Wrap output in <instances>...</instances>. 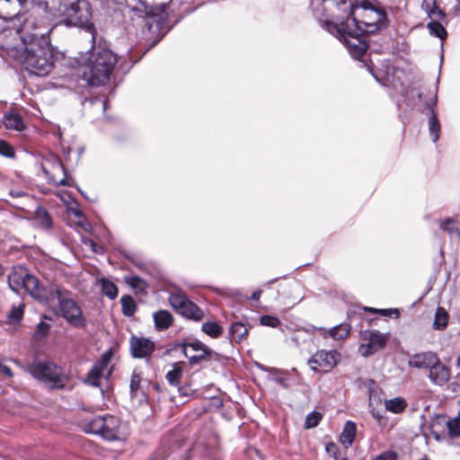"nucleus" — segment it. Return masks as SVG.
<instances>
[{"instance_id":"26","label":"nucleus","mask_w":460,"mask_h":460,"mask_svg":"<svg viewBox=\"0 0 460 460\" xmlns=\"http://www.w3.org/2000/svg\"><path fill=\"white\" fill-rule=\"evenodd\" d=\"M385 410L399 414L402 413L407 407L406 401L402 397H394L385 401Z\"/></svg>"},{"instance_id":"50","label":"nucleus","mask_w":460,"mask_h":460,"mask_svg":"<svg viewBox=\"0 0 460 460\" xmlns=\"http://www.w3.org/2000/svg\"><path fill=\"white\" fill-rule=\"evenodd\" d=\"M370 412L373 418L376 420H380L383 418V413L376 409H372Z\"/></svg>"},{"instance_id":"25","label":"nucleus","mask_w":460,"mask_h":460,"mask_svg":"<svg viewBox=\"0 0 460 460\" xmlns=\"http://www.w3.org/2000/svg\"><path fill=\"white\" fill-rule=\"evenodd\" d=\"M124 282L128 284L136 294H142L147 288L146 282L138 276L127 275L123 278Z\"/></svg>"},{"instance_id":"63","label":"nucleus","mask_w":460,"mask_h":460,"mask_svg":"<svg viewBox=\"0 0 460 460\" xmlns=\"http://www.w3.org/2000/svg\"><path fill=\"white\" fill-rule=\"evenodd\" d=\"M440 252L441 257L443 258V251H442V250H440V252Z\"/></svg>"},{"instance_id":"35","label":"nucleus","mask_w":460,"mask_h":460,"mask_svg":"<svg viewBox=\"0 0 460 460\" xmlns=\"http://www.w3.org/2000/svg\"><path fill=\"white\" fill-rule=\"evenodd\" d=\"M142 379V372L138 368H135L132 372L131 378H130V394L131 396H136L137 392L139 388L140 382Z\"/></svg>"},{"instance_id":"16","label":"nucleus","mask_w":460,"mask_h":460,"mask_svg":"<svg viewBox=\"0 0 460 460\" xmlns=\"http://www.w3.org/2000/svg\"><path fill=\"white\" fill-rule=\"evenodd\" d=\"M438 358L437 354L431 351L417 353L409 358L408 365L419 369H429L438 362Z\"/></svg>"},{"instance_id":"27","label":"nucleus","mask_w":460,"mask_h":460,"mask_svg":"<svg viewBox=\"0 0 460 460\" xmlns=\"http://www.w3.org/2000/svg\"><path fill=\"white\" fill-rule=\"evenodd\" d=\"M201 331L211 338H218L223 334V327L217 322L208 321L201 326Z\"/></svg>"},{"instance_id":"15","label":"nucleus","mask_w":460,"mask_h":460,"mask_svg":"<svg viewBox=\"0 0 460 460\" xmlns=\"http://www.w3.org/2000/svg\"><path fill=\"white\" fill-rule=\"evenodd\" d=\"M130 351L134 358H146L155 350V342L147 338L132 335L129 340Z\"/></svg>"},{"instance_id":"8","label":"nucleus","mask_w":460,"mask_h":460,"mask_svg":"<svg viewBox=\"0 0 460 460\" xmlns=\"http://www.w3.org/2000/svg\"><path fill=\"white\" fill-rule=\"evenodd\" d=\"M28 371L32 376L45 383L51 388H60L65 385L66 376L53 363L34 362L28 367Z\"/></svg>"},{"instance_id":"22","label":"nucleus","mask_w":460,"mask_h":460,"mask_svg":"<svg viewBox=\"0 0 460 460\" xmlns=\"http://www.w3.org/2000/svg\"><path fill=\"white\" fill-rule=\"evenodd\" d=\"M356 430V424L351 420H347L340 436L341 442L346 447L351 446L355 438Z\"/></svg>"},{"instance_id":"21","label":"nucleus","mask_w":460,"mask_h":460,"mask_svg":"<svg viewBox=\"0 0 460 460\" xmlns=\"http://www.w3.org/2000/svg\"><path fill=\"white\" fill-rule=\"evenodd\" d=\"M155 327L156 331L162 332L169 328L172 323L171 314L165 310H160L153 314Z\"/></svg>"},{"instance_id":"46","label":"nucleus","mask_w":460,"mask_h":460,"mask_svg":"<svg viewBox=\"0 0 460 460\" xmlns=\"http://www.w3.org/2000/svg\"><path fill=\"white\" fill-rule=\"evenodd\" d=\"M42 215H43V218L41 220V225L44 227H49L51 226V219H50L49 216L48 215V213L46 211H43Z\"/></svg>"},{"instance_id":"2","label":"nucleus","mask_w":460,"mask_h":460,"mask_svg":"<svg viewBox=\"0 0 460 460\" xmlns=\"http://www.w3.org/2000/svg\"><path fill=\"white\" fill-rule=\"evenodd\" d=\"M8 55L17 59L31 74L44 76L53 68V53L49 39L44 34L22 38L21 46L6 45Z\"/></svg>"},{"instance_id":"42","label":"nucleus","mask_w":460,"mask_h":460,"mask_svg":"<svg viewBox=\"0 0 460 460\" xmlns=\"http://www.w3.org/2000/svg\"><path fill=\"white\" fill-rule=\"evenodd\" d=\"M325 450L330 456L334 458V460H339V448L335 443H327L325 446Z\"/></svg>"},{"instance_id":"48","label":"nucleus","mask_w":460,"mask_h":460,"mask_svg":"<svg viewBox=\"0 0 460 460\" xmlns=\"http://www.w3.org/2000/svg\"><path fill=\"white\" fill-rule=\"evenodd\" d=\"M380 314L384 316H390L392 314L399 315V311L397 309H380L378 310Z\"/></svg>"},{"instance_id":"6","label":"nucleus","mask_w":460,"mask_h":460,"mask_svg":"<svg viewBox=\"0 0 460 460\" xmlns=\"http://www.w3.org/2000/svg\"><path fill=\"white\" fill-rule=\"evenodd\" d=\"M84 430L99 435L106 440H119L126 437L119 420L112 415L98 416L84 423Z\"/></svg>"},{"instance_id":"33","label":"nucleus","mask_w":460,"mask_h":460,"mask_svg":"<svg viewBox=\"0 0 460 460\" xmlns=\"http://www.w3.org/2000/svg\"><path fill=\"white\" fill-rule=\"evenodd\" d=\"M101 284L102 293L111 299H114L118 296V288L116 285L105 279H101L98 280Z\"/></svg>"},{"instance_id":"51","label":"nucleus","mask_w":460,"mask_h":460,"mask_svg":"<svg viewBox=\"0 0 460 460\" xmlns=\"http://www.w3.org/2000/svg\"><path fill=\"white\" fill-rule=\"evenodd\" d=\"M456 4L453 6L452 12L456 16H460V0H456Z\"/></svg>"},{"instance_id":"54","label":"nucleus","mask_w":460,"mask_h":460,"mask_svg":"<svg viewBox=\"0 0 460 460\" xmlns=\"http://www.w3.org/2000/svg\"><path fill=\"white\" fill-rule=\"evenodd\" d=\"M166 379L171 385H172V370H169L166 373Z\"/></svg>"},{"instance_id":"20","label":"nucleus","mask_w":460,"mask_h":460,"mask_svg":"<svg viewBox=\"0 0 460 460\" xmlns=\"http://www.w3.org/2000/svg\"><path fill=\"white\" fill-rule=\"evenodd\" d=\"M3 122L7 129L22 131L25 128L22 118L18 113L13 111L6 112L4 116Z\"/></svg>"},{"instance_id":"28","label":"nucleus","mask_w":460,"mask_h":460,"mask_svg":"<svg viewBox=\"0 0 460 460\" xmlns=\"http://www.w3.org/2000/svg\"><path fill=\"white\" fill-rule=\"evenodd\" d=\"M206 345L200 341H193L190 342H184L182 344H178L174 342V351L181 350L184 354V349H187L189 354H194L199 352L201 349L205 348Z\"/></svg>"},{"instance_id":"38","label":"nucleus","mask_w":460,"mask_h":460,"mask_svg":"<svg viewBox=\"0 0 460 460\" xmlns=\"http://www.w3.org/2000/svg\"><path fill=\"white\" fill-rule=\"evenodd\" d=\"M322 420V415L317 411H312L309 414H307L305 418V426L306 429H312L316 427L320 420Z\"/></svg>"},{"instance_id":"30","label":"nucleus","mask_w":460,"mask_h":460,"mask_svg":"<svg viewBox=\"0 0 460 460\" xmlns=\"http://www.w3.org/2000/svg\"><path fill=\"white\" fill-rule=\"evenodd\" d=\"M448 323V314L443 307H438L433 322V328L435 330H444Z\"/></svg>"},{"instance_id":"49","label":"nucleus","mask_w":460,"mask_h":460,"mask_svg":"<svg viewBox=\"0 0 460 460\" xmlns=\"http://www.w3.org/2000/svg\"><path fill=\"white\" fill-rule=\"evenodd\" d=\"M177 392L179 394V396L181 397V399L179 400V403L182 404L185 402V400L184 398L185 397H188L189 396V394H187L185 391H184V388L182 387H179L177 389Z\"/></svg>"},{"instance_id":"29","label":"nucleus","mask_w":460,"mask_h":460,"mask_svg":"<svg viewBox=\"0 0 460 460\" xmlns=\"http://www.w3.org/2000/svg\"><path fill=\"white\" fill-rule=\"evenodd\" d=\"M248 332L249 328L241 322L234 323L229 329L230 335L236 342H241Z\"/></svg>"},{"instance_id":"56","label":"nucleus","mask_w":460,"mask_h":460,"mask_svg":"<svg viewBox=\"0 0 460 460\" xmlns=\"http://www.w3.org/2000/svg\"><path fill=\"white\" fill-rule=\"evenodd\" d=\"M10 194H11L12 196H13V197H19V196H21V195H22V192H20V191H16V192H15V191H13V190H12V191L10 192Z\"/></svg>"},{"instance_id":"40","label":"nucleus","mask_w":460,"mask_h":460,"mask_svg":"<svg viewBox=\"0 0 460 460\" xmlns=\"http://www.w3.org/2000/svg\"><path fill=\"white\" fill-rule=\"evenodd\" d=\"M17 0H0V17L6 18L10 15L9 6L15 4Z\"/></svg>"},{"instance_id":"43","label":"nucleus","mask_w":460,"mask_h":460,"mask_svg":"<svg viewBox=\"0 0 460 460\" xmlns=\"http://www.w3.org/2000/svg\"><path fill=\"white\" fill-rule=\"evenodd\" d=\"M13 373L10 367L4 364V361H0V378H12Z\"/></svg>"},{"instance_id":"53","label":"nucleus","mask_w":460,"mask_h":460,"mask_svg":"<svg viewBox=\"0 0 460 460\" xmlns=\"http://www.w3.org/2000/svg\"><path fill=\"white\" fill-rule=\"evenodd\" d=\"M181 369L174 364V384L176 383V380L181 376Z\"/></svg>"},{"instance_id":"60","label":"nucleus","mask_w":460,"mask_h":460,"mask_svg":"<svg viewBox=\"0 0 460 460\" xmlns=\"http://www.w3.org/2000/svg\"><path fill=\"white\" fill-rule=\"evenodd\" d=\"M457 365L460 367V356L457 358Z\"/></svg>"},{"instance_id":"47","label":"nucleus","mask_w":460,"mask_h":460,"mask_svg":"<svg viewBox=\"0 0 460 460\" xmlns=\"http://www.w3.org/2000/svg\"><path fill=\"white\" fill-rule=\"evenodd\" d=\"M73 213L75 214V217H78L79 221H78V224L84 228V229H86V226L87 224L85 222H84V217L82 215V213L78 210H73Z\"/></svg>"},{"instance_id":"55","label":"nucleus","mask_w":460,"mask_h":460,"mask_svg":"<svg viewBox=\"0 0 460 460\" xmlns=\"http://www.w3.org/2000/svg\"><path fill=\"white\" fill-rule=\"evenodd\" d=\"M276 381H277L279 385H281L282 386L287 387V385H286V383H285V379H283V378H277V379H276Z\"/></svg>"},{"instance_id":"23","label":"nucleus","mask_w":460,"mask_h":460,"mask_svg":"<svg viewBox=\"0 0 460 460\" xmlns=\"http://www.w3.org/2000/svg\"><path fill=\"white\" fill-rule=\"evenodd\" d=\"M214 354V351L208 346L194 354H189L187 349H184V356L189 359L190 364H198L204 360H209Z\"/></svg>"},{"instance_id":"45","label":"nucleus","mask_w":460,"mask_h":460,"mask_svg":"<svg viewBox=\"0 0 460 460\" xmlns=\"http://www.w3.org/2000/svg\"><path fill=\"white\" fill-rule=\"evenodd\" d=\"M303 334L300 333V332H297V333H295L292 338H291V341L294 342V344L296 346H300L301 342H305L306 341V339L305 337H302Z\"/></svg>"},{"instance_id":"64","label":"nucleus","mask_w":460,"mask_h":460,"mask_svg":"<svg viewBox=\"0 0 460 460\" xmlns=\"http://www.w3.org/2000/svg\"><path fill=\"white\" fill-rule=\"evenodd\" d=\"M442 59H443V54L440 57V63L442 62Z\"/></svg>"},{"instance_id":"1","label":"nucleus","mask_w":460,"mask_h":460,"mask_svg":"<svg viewBox=\"0 0 460 460\" xmlns=\"http://www.w3.org/2000/svg\"><path fill=\"white\" fill-rule=\"evenodd\" d=\"M310 6L322 26L341 41L355 59L361 58L367 52V34L388 25L386 12L375 7L370 9L375 18L358 21L353 16L354 5L347 0H310Z\"/></svg>"},{"instance_id":"10","label":"nucleus","mask_w":460,"mask_h":460,"mask_svg":"<svg viewBox=\"0 0 460 460\" xmlns=\"http://www.w3.org/2000/svg\"><path fill=\"white\" fill-rule=\"evenodd\" d=\"M174 313L181 314L188 320L199 322L202 320V309L192 302L188 296L174 285Z\"/></svg>"},{"instance_id":"39","label":"nucleus","mask_w":460,"mask_h":460,"mask_svg":"<svg viewBox=\"0 0 460 460\" xmlns=\"http://www.w3.org/2000/svg\"><path fill=\"white\" fill-rule=\"evenodd\" d=\"M260 323L264 326L275 328L280 324V321L276 316L267 314L261 316Z\"/></svg>"},{"instance_id":"57","label":"nucleus","mask_w":460,"mask_h":460,"mask_svg":"<svg viewBox=\"0 0 460 460\" xmlns=\"http://www.w3.org/2000/svg\"><path fill=\"white\" fill-rule=\"evenodd\" d=\"M278 279H270V281H268L267 284H273Z\"/></svg>"},{"instance_id":"31","label":"nucleus","mask_w":460,"mask_h":460,"mask_svg":"<svg viewBox=\"0 0 460 460\" xmlns=\"http://www.w3.org/2000/svg\"><path fill=\"white\" fill-rule=\"evenodd\" d=\"M121 311L125 316H132L137 310V305L131 296L126 295L120 298Z\"/></svg>"},{"instance_id":"18","label":"nucleus","mask_w":460,"mask_h":460,"mask_svg":"<svg viewBox=\"0 0 460 460\" xmlns=\"http://www.w3.org/2000/svg\"><path fill=\"white\" fill-rule=\"evenodd\" d=\"M428 17L431 20L428 24L427 28L429 29V32L439 38L441 40H446L447 36V32L445 29V27L440 23V21H442L446 17V13L443 10H441V15L438 18H435L429 14V13H426Z\"/></svg>"},{"instance_id":"34","label":"nucleus","mask_w":460,"mask_h":460,"mask_svg":"<svg viewBox=\"0 0 460 460\" xmlns=\"http://www.w3.org/2000/svg\"><path fill=\"white\" fill-rule=\"evenodd\" d=\"M421 9L435 18L441 15V9L438 6L436 0H422Z\"/></svg>"},{"instance_id":"61","label":"nucleus","mask_w":460,"mask_h":460,"mask_svg":"<svg viewBox=\"0 0 460 460\" xmlns=\"http://www.w3.org/2000/svg\"><path fill=\"white\" fill-rule=\"evenodd\" d=\"M339 460H348L346 457H340L339 456Z\"/></svg>"},{"instance_id":"19","label":"nucleus","mask_w":460,"mask_h":460,"mask_svg":"<svg viewBox=\"0 0 460 460\" xmlns=\"http://www.w3.org/2000/svg\"><path fill=\"white\" fill-rule=\"evenodd\" d=\"M440 229L450 236L451 239H460V223L453 218L447 217L440 222Z\"/></svg>"},{"instance_id":"13","label":"nucleus","mask_w":460,"mask_h":460,"mask_svg":"<svg viewBox=\"0 0 460 460\" xmlns=\"http://www.w3.org/2000/svg\"><path fill=\"white\" fill-rule=\"evenodd\" d=\"M42 170L49 181L56 185H68L65 177L64 165L57 156H51L42 164Z\"/></svg>"},{"instance_id":"36","label":"nucleus","mask_w":460,"mask_h":460,"mask_svg":"<svg viewBox=\"0 0 460 460\" xmlns=\"http://www.w3.org/2000/svg\"><path fill=\"white\" fill-rule=\"evenodd\" d=\"M448 434L452 438L460 437V417L459 414L447 421Z\"/></svg>"},{"instance_id":"17","label":"nucleus","mask_w":460,"mask_h":460,"mask_svg":"<svg viewBox=\"0 0 460 460\" xmlns=\"http://www.w3.org/2000/svg\"><path fill=\"white\" fill-rule=\"evenodd\" d=\"M450 377V370L444 364L441 363L440 359L438 358V362L434 363L429 368V378L437 385H443L446 384Z\"/></svg>"},{"instance_id":"41","label":"nucleus","mask_w":460,"mask_h":460,"mask_svg":"<svg viewBox=\"0 0 460 460\" xmlns=\"http://www.w3.org/2000/svg\"><path fill=\"white\" fill-rule=\"evenodd\" d=\"M0 155L6 157H13L14 151L13 147L4 140H0Z\"/></svg>"},{"instance_id":"4","label":"nucleus","mask_w":460,"mask_h":460,"mask_svg":"<svg viewBox=\"0 0 460 460\" xmlns=\"http://www.w3.org/2000/svg\"><path fill=\"white\" fill-rule=\"evenodd\" d=\"M46 295L47 299L40 303L48 305L57 300L59 314L68 323L75 327H84L86 325V320L83 314L82 308L72 297V294L68 290L56 284H50L48 286Z\"/></svg>"},{"instance_id":"62","label":"nucleus","mask_w":460,"mask_h":460,"mask_svg":"<svg viewBox=\"0 0 460 460\" xmlns=\"http://www.w3.org/2000/svg\"><path fill=\"white\" fill-rule=\"evenodd\" d=\"M130 2L133 3V4H137V0H130Z\"/></svg>"},{"instance_id":"44","label":"nucleus","mask_w":460,"mask_h":460,"mask_svg":"<svg viewBox=\"0 0 460 460\" xmlns=\"http://www.w3.org/2000/svg\"><path fill=\"white\" fill-rule=\"evenodd\" d=\"M397 454L394 451H385L377 456L374 460H396Z\"/></svg>"},{"instance_id":"32","label":"nucleus","mask_w":460,"mask_h":460,"mask_svg":"<svg viewBox=\"0 0 460 460\" xmlns=\"http://www.w3.org/2000/svg\"><path fill=\"white\" fill-rule=\"evenodd\" d=\"M350 329L349 323H343L331 328L328 332L334 340H342L349 335Z\"/></svg>"},{"instance_id":"14","label":"nucleus","mask_w":460,"mask_h":460,"mask_svg":"<svg viewBox=\"0 0 460 460\" xmlns=\"http://www.w3.org/2000/svg\"><path fill=\"white\" fill-rule=\"evenodd\" d=\"M361 339L367 341L360 346V349H364L362 352L364 357H368L384 349L387 341L386 337L378 331H365L361 332Z\"/></svg>"},{"instance_id":"12","label":"nucleus","mask_w":460,"mask_h":460,"mask_svg":"<svg viewBox=\"0 0 460 460\" xmlns=\"http://www.w3.org/2000/svg\"><path fill=\"white\" fill-rule=\"evenodd\" d=\"M340 354L336 350H318L308 359V365L314 372H318L317 366L324 372L331 371L337 364Z\"/></svg>"},{"instance_id":"58","label":"nucleus","mask_w":460,"mask_h":460,"mask_svg":"<svg viewBox=\"0 0 460 460\" xmlns=\"http://www.w3.org/2000/svg\"><path fill=\"white\" fill-rule=\"evenodd\" d=\"M172 296L171 295V296H169V298H168V301H169V303H170L171 305H172Z\"/></svg>"},{"instance_id":"5","label":"nucleus","mask_w":460,"mask_h":460,"mask_svg":"<svg viewBox=\"0 0 460 460\" xmlns=\"http://www.w3.org/2000/svg\"><path fill=\"white\" fill-rule=\"evenodd\" d=\"M66 24L84 27L90 24L92 13L86 0H61L55 13Z\"/></svg>"},{"instance_id":"24","label":"nucleus","mask_w":460,"mask_h":460,"mask_svg":"<svg viewBox=\"0 0 460 460\" xmlns=\"http://www.w3.org/2000/svg\"><path fill=\"white\" fill-rule=\"evenodd\" d=\"M429 131L432 142L437 143L440 137L441 126L438 118L433 109L430 110L429 117Z\"/></svg>"},{"instance_id":"52","label":"nucleus","mask_w":460,"mask_h":460,"mask_svg":"<svg viewBox=\"0 0 460 460\" xmlns=\"http://www.w3.org/2000/svg\"><path fill=\"white\" fill-rule=\"evenodd\" d=\"M262 294V291L261 290H256L254 291L252 295H251V297L250 299L251 300H254V301H257L260 299L261 296Z\"/></svg>"},{"instance_id":"37","label":"nucleus","mask_w":460,"mask_h":460,"mask_svg":"<svg viewBox=\"0 0 460 460\" xmlns=\"http://www.w3.org/2000/svg\"><path fill=\"white\" fill-rule=\"evenodd\" d=\"M23 305H19L17 306H13L12 310L8 313L7 318L10 323H19L23 316Z\"/></svg>"},{"instance_id":"9","label":"nucleus","mask_w":460,"mask_h":460,"mask_svg":"<svg viewBox=\"0 0 460 460\" xmlns=\"http://www.w3.org/2000/svg\"><path fill=\"white\" fill-rule=\"evenodd\" d=\"M126 6L132 13V17L137 18H152L158 30H163L166 19L165 6L159 4L155 6H148L145 1L137 0V4H133L130 0H126Z\"/></svg>"},{"instance_id":"7","label":"nucleus","mask_w":460,"mask_h":460,"mask_svg":"<svg viewBox=\"0 0 460 460\" xmlns=\"http://www.w3.org/2000/svg\"><path fill=\"white\" fill-rule=\"evenodd\" d=\"M8 284L14 292L19 293L23 289L39 302L47 299L46 290L48 287L40 286L37 278L28 273L23 268L14 269L9 274Z\"/></svg>"},{"instance_id":"3","label":"nucleus","mask_w":460,"mask_h":460,"mask_svg":"<svg viewBox=\"0 0 460 460\" xmlns=\"http://www.w3.org/2000/svg\"><path fill=\"white\" fill-rule=\"evenodd\" d=\"M116 63L117 57L111 50L93 47L83 58L82 78L93 86L104 85L109 82Z\"/></svg>"},{"instance_id":"59","label":"nucleus","mask_w":460,"mask_h":460,"mask_svg":"<svg viewBox=\"0 0 460 460\" xmlns=\"http://www.w3.org/2000/svg\"><path fill=\"white\" fill-rule=\"evenodd\" d=\"M153 26H154V24H153V23H149V24H148L149 30H152Z\"/></svg>"},{"instance_id":"11","label":"nucleus","mask_w":460,"mask_h":460,"mask_svg":"<svg viewBox=\"0 0 460 460\" xmlns=\"http://www.w3.org/2000/svg\"><path fill=\"white\" fill-rule=\"evenodd\" d=\"M111 358V352L102 354L100 360H98L89 371L85 382L93 386H100L101 379L108 378L111 373V367H109Z\"/></svg>"}]
</instances>
